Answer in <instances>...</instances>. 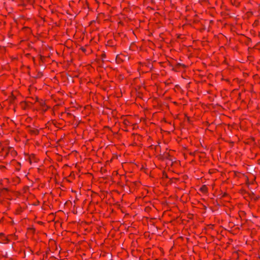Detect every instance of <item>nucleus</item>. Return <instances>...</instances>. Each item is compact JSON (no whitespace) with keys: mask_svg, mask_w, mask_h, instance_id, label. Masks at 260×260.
<instances>
[{"mask_svg":"<svg viewBox=\"0 0 260 260\" xmlns=\"http://www.w3.org/2000/svg\"><path fill=\"white\" fill-rule=\"evenodd\" d=\"M7 240V238H6L5 236L3 234H0V242L2 243H5L6 241Z\"/></svg>","mask_w":260,"mask_h":260,"instance_id":"1","label":"nucleus"}]
</instances>
